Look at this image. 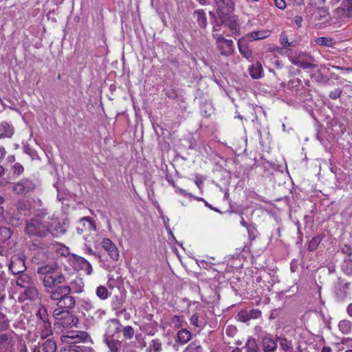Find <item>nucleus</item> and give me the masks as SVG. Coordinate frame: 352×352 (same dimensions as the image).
<instances>
[{
    "label": "nucleus",
    "instance_id": "f3484780",
    "mask_svg": "<svg viewBox=\"0 0 352 352\" xmlns=\"http://www.w3.org/2000/svg\"><path fill=\"white\" fill-rule=\"evenodd\" d=\"M57 346L53 339H47L43 343L35 345L32 352H56Z\"/></svg>",
    "mask_w": 352,
    "mask_h": 352
},
{
    "label": "nucleus",
    "instance_id": "a211bd4d",
    "mask_svg": "<svg viewBox=\"0 0 352 352\" xmlns=\"http://www.w3.org/2000/svg\"><path fill=\"white\" fill-rule=\"evenodd\" d=\"M16 276L14 281L16 285L21 288L24 289L34 282L33 278L25 272Z\"/></svg>",
    "mask_w": 352,
    "mask_h": 352
},
{
    "label": "nucleus",
    "instance_id": "bb28decb",
    "mask_svg": "<svg viewBox=\"0 0 352 352\" xmlns=\"http://www.w3.org/2000/svg\"><path fill=\"white\" fill-rule=\"evenodd\" d=\"M237 44L239 52L243 57L248 59L252 56V50L243 41L239 40Z\"/></svg>",
    "mask_w": 352,
    "mask_h": 352
},
{
    "label": "nucleus",
    "instance_id": "bf43d9fd",
    "mask_svg": "<svg viewBox=\"0 0 352 352\" xmlns=\"http://www.w3.org/2000/svg\"><path fill=\"white\" fill-rule=\"evenodd\" d=\"M283 50V47H278V46H273L270 48V51L272 52H276L278 54H282Z\"/></svg>",
    "mask_w": 352,
    "mask_h": 352
},
{
    "label": "nucleus",
    "instance_id": "e433bc0d",
    "mask_svg": "<svg viewBox=\"0 0 352 352\" xmlns=\"http://www.w3.org/2000/svg\"><path fill=\"white\" fill-rule=\"evenodd\" d=\"M96 296L101 300H106L109 296V293L106 287L100 285L96 289Z\"/></svg>",
    "mask_w": 352,
    "mask_h": 352
},
{
    "label": "nucleus",
    "instance_id": "6e6552de",
    "mask_svg": "<svg viewBox=\"0 0 352 352\" xmlns=\"http://www.w3.org/2000/svg\"><path fill=\"white\" fill-rule=\"evenodd\" d=\"M213 37L216 41V47L221 55L230 56L234 50V45L232 40L226 39L223 34H214Z\"/></svg>",
    "mask_w": 352,
    "mask_h": 352
},
{
    "label": "nucleus",
    "instance_id": "a878e982",
    "mask_svg": "<svg viewBox=\"0 0 352 352\" xmlns=\"http://www.w3.org/2000/svg\"><path fill=\"white\" fill-rule=\"evenodd\" d=\"M263 72L262 65L259 62L253 64L250 68V74L254 79H258L261 77Z\"/></svg>",
    "mask_w": 352,
    "mask_h": 352
},
{
    "label": "nucleus",
    "instance_id": "49530a36",
    "mask_svg": "<svg viewBox=\"0 0 352 352\" xmlns=\"http://www.w3.org/2000/svg\"><path fill=\"white\" fill-rule=\"evenodd\" d=\"M248 312V316L250 320L251 319H257L261 316V311L257 309H253L250 310Z\"/></svg>",
    "mask_w": 352,
    "mask_h": 352
},
{
    "label": "nucleus",
    "instance_id": "c9c22d12",
    "mask_svg": "<svg viewBox=\"0 0 352 352\" xmlns=\"http://www.w3.org/2000/svg\"><path fill=\"white\" fill-rule=\"evenodd\" d=\"M315 43L321 46L333 47L334 42L333 39L328 37H319L315 40Z\"/></svg>",
    "mask_w": 352,
    "mask_h": 352
},
{
    "label": "nucleus",
    "instance_id": "4be33fe9",
    "mask_svg": "<svg viewBox=\"0 0 352 352\" xmlns=\"http://www.w3.org/2000/svg\"><path fill=\"white\" fill-rule=\"evenodd\" d=\"M262 346L264 352H274L277 349L276 341L267 337L263 339Z\"/></svg>",
    "mask_w": 352,
    "mask_h": 352
},
{
    "label": "nucleus",
    "instance_id": "09e8293b",
    "mask_svg": "<svg viewBox=\"0 0 352 352\" xmlns=\"http://www.w3.org/2000/svg\"><path fill=\"white\" fill-rule=\"evenodd\" d=\"M12 170L14 174L20 175L23 173L24 168L20 163H15L12 166Z\"/></svg>",
    "mask_w": 352,
    "mask_h": 352
},
{
    "label": "nucleus",
    "instance_id": "f257e3e1",
    "mask_svg": "<svg viewBox=\"0 0 352 352\" xmlns=\"http://www.w3.org/2000/svg\"><path fill=\"white\" fill-rule=\"evenodd\" d=\"M25 232L30 236L42 238L50 234L57 237L64 234L65 230L58 219L42 213L26 221Z\"/></svg>",
    "mask_w": 352,
    "mask_h": 352
},
{
    "label": "nucleus",
    "instance_id": "864d4df0",
    "mask_svg": "<svg viewBox=\"0 0 352 352\" xmlns=\"http://www.w3.org/2000/svg\"><path fill=\"white\" fill-rule=\"evenodd\" d=\"M309 1H310V4L312 6H315L318 9L322 8L326 2V0H309Z\"/></svg>",
    "mask_w": 352,
    "mask_h": 352
},
{
    "label": "nucleus",
    "instance_id": "423d86ee",
    "mask_svg": "<svg viewBox=\"0 0 352 352\" xmlns=\"http://www.w3.org/2000/svg\"><path fill=\"white\" fill-rule=\"evenodd\" d=\"M329 4L334 7V14L340 19L352 17V0H330Z\"/></svg>",
    "mask_w": 352,
    "mask_h": 352
},
{
    "label": "nucleus",
    "instance_id": "de8ad7c7",
    "mask_svg": "<svg viewBox=\"0 0 352 352\" xmlns=\"http://www.w3.org/2000/svg\"><path fill=\"white\" fill-rule=\"evenodd\" d=\"M237 316H238L239 320L243 322H248L250 320L248 312L247 311H244V310L240 311L238 313Z\"/></svg>",
    "mask_w": 352,
    "mask_h": 352
},
{
    "label": "nucleus",
    "instance_id": "4c0bfd02",
    "mask_svg": "<svg viewBox=\"0 0 352 352\" xmlns=\"http://www.w3.org/2000/svg\"><path fill=\"white\" fill-rule=\"evenodd\" d=\"M121 324L118 319H114L111 321V324L109 327L108 333H110V329L112 327L114 329L112 336H113L116 333L121 332Z\"/></svg>",
    "mask_w": 352,
    "mask_h": 352
},
{
    "label": "nucleus",
    "instance_id": "774afa93",
    "mask_svg": "<svg viewBox=\"0 0 352 352\" xmlns=\"http://www.w3.org/2000/svg\"><path fill=\"white\" fill-rule=\"evenodd\" d=\"M6 154V151L3 146H0V159L3 158Z\"/></svg>",
    "mask_w": 352,
    "mask_h": 352
},
{
    "label": "nucleus",
    "instance_id": "f8f14e48",
    "mask_svg": "<svg viewBox=\"0 0 352 352\" xmlns=\"http://www.w3.org/2000/svg\"><path fill=\"white\" fill-rule=\"evenodd\" d=\"M39 298V292L34 282L30 286L24 288V291L19 294V300L20 302H24L30 300L34 301Z\"/></svg>",
    "mask_w": 352,
    "mask_h": 352
},
{
    "label": "nucleus",
    "instance_id": "8fccbe9b",
    "mask_svg": "<svg viewBox=\"0 0 352 352\" xmlns=\"http://www.w3.org/2000/svg\"><path fill=\"white\" fill-rule=\"evenodd\" d=\"M165 95L170 99H176L178 96L177 91L175 89H169L165 91Z\"/></svg>",
    "mask_w": 352,
    "mask_h": 352
},
{
    "label": "nucleus",
    "instance_id": "6ab92c4d",
    "mask_svg": "<svg viewBox=\"0 0 352 352\" xmlns=\"http://www.w3.org/2000/svg\"><path fill=\"white\" fill-rule=\"evenodd\" d=\"M223 24L225 26L228 27L231 32L230 34H228V36H236L239 35L240 26L236 19L230 17L223 22Z\"/></svg>",
    "mask_w": 352,
    "mask_h": 352
},
{
    "label": "nucleus",
    "instance_id": "7c9ffc66",
    "mask_svg": "<svg viewBox=\"0 0 352 352\" xmlns=\"http://www.w3.org/2000/svg\"><path fill=\"white\" fill-rule=\"evenodd\" d=\"M339 330L344 334H349L352 329V323L348 320H342L338 323Z\"/></svg>",
    "mask_w": 352,
    "mask_h": 352
},
{
    "label": "nucleus",
    "instance_id": "3c124183",
    "mask_svg": "<svg viewBox=\"0 0 352 352\" xmlns=\"http://www.w3.org/2000/svg\"><path fill=\"white\" fill-rule=\"evenodd\" d=\"M341 252L346 254L347 257H351L352 255V249L350 245L344 244L341 248Z\"/></svg>",
    "mask_w": 352,
    "mask_h": 352
},
{
    "label": "nucleus",
    "instance_id": "72a5a7b5",
    "mask_svg": "<svg viewBox=\"0 0 352 352\" xmlns=\"http://www.w3.org/2000/svg\"><path fill=\"white\" fill-rule=\"evenodd\" d=\"M342 270L347 275H352V258L346 257L341 265Z\"/></svg>",
    "mask_w": 352,
    "mask_h": 352
},
{
    "label": "nucleus",
    "instance_id": "c756f323",
    "mask_svg": "<svg viewBox=\"0 0 352 352\" xmlns=\"http://www.w3.org/2000/svg\"><path fill=\"white\" fill-rule=\"evenodd\" d=\"M279 42L284 49L287 48L289 47H295L296 45V41H289V40L288 39L287 34L285 32H283L280 34L279 37Z\"/></svg>",
    "mask_w": 352,
    "mask_h": 352
},
{
    "label": "nucleus",
    "instance_id": "f704fd0d",
    "mask_svg": "<svg viewBox=\"0 0 352 352\" xmlns=\"http://www.w3.org/2000/svg\"><path fill=\"white\" fill-rule=\"evenodd\" d=\"M203 347L198 341L190 342L182 352H203Z\"/></svg>",
    "mask_w": 352,
    "mask_h": 352
},
{
    "label": "nucleus",
    "instance_id": "5fc2aeb1",
    "mask_svg": "<svg viewBox=\"0 0 352 352\" xmlns=\"http://www.w3.org/2000/svg\"><path fill=\"white\" fill-rule=\"evenodd\" d=\"M190 323L197 327H201V324L199 323V316L197 314H193L190 318Z\"/></svg>",
    "mask_w": 352,
    "mask_h": 352
},
{
    "label": "nucleus",
    "instance_id": "c03bdc74",
    "mask_svg": "<svg viewBox=\"0 0 352 352\" xmlns=\"http://www.w3.org/2000/svg\"><path fill=\"white\" fill-rule=\"evenodd\" d=\"M219 9H224L230 7L232 4V0H214Z\"/></svg>",
    "mask_w": 352,
    "mask_h": 352
},
{
    "label": "nucleus",
    "instance_id": "58836bf2",
    "mask_svg": "<svg viewBox=\"0 0 352 352\" xmlns=\"http://www.w3.org/2000/svg\"><path fill=\"white\" fill-rule=\"evenodd\" d=\"M173 188L175 189V192L177 193L180 194L181 195H183L184 197H193L192 195L190 192H187L185 190L180 188L177 186H176L175 184H173ZM194 198L197 201H204V199L201 197H195Z\"/></svg>",
    "mask_w": 352,
    "mask_h": 352
},
{
    "label": "nucleus",
    "instance_id": "a18cd8bd",
    "mask_svg": "<svg viewBox=\"0 0 352 352\" xmlns=\"http://www.w3.org/2000/svg\"><path fill=\"white\" fill-rule=\"evenodd\" d=\"M8 326L9 323L6 316L0 312V330H5Z\"/></svg>",
    "mask_w": 352,
    "mask_h": 352
},
{
    "label": "nucleus",
    "instance_id": "2f4dec72",
    "mask_svg": "<svg viewBox=\"0 0 352 352\" xmlns=\"http://www.w3.org/2000/svg\"><path fill=\"white\" fill-rule=\"evenodd\" d=\"M245 352H258L259 348L255 339L250 338L247 340L243 348Z\"/></svg>",
    "mask_w": 352,
    "mask_h": 352
},
{
    "label": "nucleus",
    "instance_id": "ea45409f",
    "mask_svg": "<svg viewBox=\"0 0 352 352\" xmlns=\"http://www.w3.org/2000/svg\"><path fill=\"white\" fill-rule=\"evenodd\" d=\"M150 348L154 352H160L162 351V342L160 339H154L151 341Z\"/></svg>",
    "mask_w": 352,
    "mask_h": 352
},
{
    "label": "nucleus",
    "instance_id": "5701e85b",
    "mask_svg": "<svg viewBox=\"0 0 352 352\" xmlns=\"http://www.w3.org/2000/svg\"><path fill=\"white\" fill-rule=\"evenodd\" d=\"M14 133V128L7 122L0 123V138H11Z\"/></svg>",
    "mask_w": 352,
    "mask_h": 352
},
{
    "label": "nucleus",
    "instance_id": "338daca9",
    "mask_svg": "<svg viewBox=\"0 0 352 352\" xmlns=\"http://www.w3.org/2000/svg\"><path fill=\"white\" fill-rule=\"evenodd\" d=\"M240 223L241 225L245 228H248V223L247 221H245L244 218L243 217H241V219L240 221Z\"/></svg>",
    "mask_w": 352,
    "mask_h": 352
},
{
    "label": "nucleus",
    "instance_id": "4468645a",
    "mask_svg": "<svg viewBox=\"0 0 352 352\" xmlns=\"http://www.w3.org/2000/svg\"><path fill=\"white\" fill-rule=\"evenodd\" d=\"M100 244L113 261H117L119 259V250L115 243L110 239L104 238L101 241Z\"/></svg>",
    "mask_w": 352,
    "mask_h": 352
},
{
    "label": "nucleus",
    "instance_id": "79ce46f5",
    "mask_svg": "<svg viewBox=\"0 0 352 352\" xmlns=\"http://www.w3.org/2000/svg\"><path fill=\"white\" fill-rule=\"evenodd\" d=\"M23 219L19 215L12 216L9 219V223L13 227H19L22 224Z\"/></svg>",
    "mask_w": 352,
    "mask_h": 352
},
{
    "label": "nucleus",
    "instance_id": "473e14b6",
    "mask_svg": "<svg viewBox=\"0 0 352 352\" xmlns=\"http://www.w3.org/2000/svg\"><path fill=\"white\" fill-rule=\"evenodd\" d=\"M12 230L7 227L0 228V242L4 243L12 237Z\"/></svg>",
    "mask_w": 352,
    "mask_h": 352
},
{
    "label": "nucleus",
    "instance_id": "a19ab883",
    "mask_svg": "<svg viewBox=\"0 0 352 352\" xmlns=\"http://www.w3.org/2000/svg\"><path fill=\"white\" fill-rule=\"evenodd\" d=\"M171 322L174 324L175 327L179 329L184 325V316L175 315L172 318Z\"/></svg>",
    "mask_w": 352,
    "mask_h": 352
},
{
    "label": "nucleus",
    "instance_id": "680f3d73",
    "mask_svg": "<svg viewBox=\"0 0 352 352\" xmlns=\"http://www.w3.org/2000/svg\"><path fill=\"white\" fill-rule=\"evenodd\" d=\"M302 18L300 16H295V23L298 27L302 26Z\"/></svg>",
    "mask_w": 352,
    "mask_h": 352
},
{
    "label": "nucleus",
    "instance_id": "aec40b11",
    "mask_svg": "<svg viewBox=\"0 0 352 352\" xmlns=\"http://www.w3.org/2000/svg\"><path fill=\"white\" fill-rule=\"evenodd\" d=\"M271 34V31L269 30H261L253 31L246 34V38L250 41L261 40L266 38Z\"/></svg>",
    "mask_w": 352,
    "mask_h": 352
},
{
    "label": "nucleus",
    "instance_id": "0e129e2a",
    "mask_svg": "<svg viewBox=\"0 0 352 352\" xmlns=\"http://www.w3.org/2000/svg\"><path fill=\"white\" fill-rule=\"evenodd\" d=\"M19 351L20 352H28L27 346L25 344H21L19 345Z\"/></svg>",
    "mask_w": 352,
    "mask_h": 352
},
{
    "label": "nucleus",
    "instance_id": "20e7f679",
    "mask_svg": "<svg viewBox=\"0 0 352 352\" xmlns=\"http://www.w3.org/2000/svg\"><path fill=\"white\" fill-rule=\"evenodd\" d=\"M56 302V308L54 309L52 316L55 320V328L63 331L74 327H76L78 324V317L72 312L76 305L71 307L64 306L60 300H55Z\"/></svg>",
    "mask_w": 352,
    "mask_h": 352
},
{
    "label": "nucleus",
    "instance_id": "c85d7f7f",
    "mask_svg": "<svg viewBox=\"0 0 352 352\" xmlns=\"http://www.w3.org/2000/svg\"><path fill=\"white\" fill-rule=\"evenodd\" d=\"M36 322L50 321V316L45 306L41 305L36 313Z\"/></svg>",
    "mask_w": 352,
    "mask_h": 352
},
{
    "label": "nucleus",
    "instance_id": "603ef678",
    "mask_svg": "<svg viewBox=\"0 0 352 352\" xmlns=\"http://www.w3.org/2000/svg\"><path fill=\"white\" fill-rule=\"evenodd\" d=\"M341 94L342 90L340 89H336L329 93V97L333 100H336L340 97Z\"/></svg>",
    "mask_w": 352,
    "mask_h": 352
},
{
    "label": "nucleus",
    "instance_id": "1a4fd4ad",
    "mask_svg": "<svg viewBox=\"0 0 352 352\" xmlns=\"http://www.w3.org/2000/svg\"><path fill=\"white\" fill-rule=\"evenodd\" d=\"M351 292V283L350 282L339 279L334 291L336 300L340 302H344L350 299Z\"/></svg>",
    "mask_w": 352,
    "mask_h": 352
},
{
    "label": "nucleus",
    "instance_id": "37998d69",
    "mask_svg": "<svg viewBox=\"0 0 352 352\" xmlns=\"http://www.w3.org/2000/svg\"><path fill=\"white\" fill-rule=\"evenodd\" d=\"M124 337L130 340L133 337L134 335V329L131 326H126L122 330Z\"/></svg>",
    "mask_w": 352,
    "mask_h": 352
},
{
    "label": "nucleus",
    "instance_id": "393cba45",
    "mask_svg": "<svg viewBox=\"0 0 352 352\" xmlns=\"http://www.w3.org/2000/svg\"><path fill=\"white\" fill-rule=\"evenodd\" d=\"M276 341L279 342L281 349L285 352H292L293 351L292 341L285 336L277 337Z\"/></svg>",
    "mask_w": 352,
    "mask_h": 352
},
{
    "label": "nucleus",
    "instance_id": "6e6d98bb",
    "mask_svg": "<svg viewBox=\"0 0 352 352\" xmlns=\"http://www.w3.org/2000/svg\"><path fill=\"white\" fill-rule=\"evenodd\" d=\"M275 6L280 10H284L286 8L285 0H274Z\"/></svg>",
    "mask_w": 352,
    "mask_h": 352
},
{
    "label": "nucleus",
    "instance_id": "e2e57ef3",
    "mask_svg": "<svg viewBox=\"0 0 352 352\" xmlns=\"http://www.w3.org/2000/svg\"><path fill=\"white\" fill-rule=\"evenodd\" d=\"M346 313L350 317H352V302L347 306Z\"/></svg>",
    "mask_w": 352,
    "mask_h": 352
},
{
    "label": "nucleus",
    "instance_id": "f03ea898",
    "mask_svg": "<svg viewBox=\"0 0 352 352\" xmlns=\"http://www.w3.org/2000/svg\"><path fill=\"white\" fill-rule=\"evenodd\" d=\"M37 274L43 283L45 292L49 294L52 300H56L57 298L52 297L54 292L58 286L63 285L66 280V277L58 263L51 262L41 265L38 267Z\"/></svg>",
    "mask_w": 352,
    "mask_h": 352
},
{
    "label": "nucleus",
    "instance_id": "dca6fc26",
    "mask_svg": "<svg viewBox=\"0 0 352 352\" xmlns=\"http://www.w3.org/2000/svg\"><path fill=\"white\" fill-rule=\"evenodd\" d=\"M191 339V333L186 329H182L178 331L175 342L173 345V348L175 351H179V346L188 343Z\"/></svg>",
    "mask_w": 352,
    "mask_h": 352
},
{
    "label": "nucleus",
    "instance_id": "4d7b16f0",
    "mask_svg": "<svg viewBox=\"0 0 352 352\" xmlns=\"http://www.w3.org/2000/svg\"><path fill=\"white\" fill-rule=\"evenodd\" d=\"M32 247L33 250H43L46 247V244L44 243H32Z\"/></svg>",
    "mask_w": 352,
    "mask_h": 352
},
{
    "label": "nucleus",
    "instance_id": "7ed1b4c3",
    "mask_svg": "<svg viewBox=\"0 0 352 352\" xmlns=\"http://www.w3.org/2000/svg\"><path fill=\"white\" fill-rule=\"evenodd\" d=\"M89 338L88 333L83 331H70L61 336L60 340L65 345L60 352H94L91 346L79 344L85 342Z\"/></svg>",
    "mask_w": 352,
    "mask_h": 352
},
{
    "label": "nucleus",
    "instance_id": "0eeeda50",
    "mask_svg": "<svg viewBox=\"0 0 352 352\" xmlns=\"http://www.w3.org/2000/svg\"><path fill=\"white\" fill-rule=\"evenodd\" d=\"M36 188V184L29 178H23L12 186V191L18 195L23 196L30 195Z\"/></svg>",
    "mask_w": 352,
    "mask_h": 352
},
{
    "label": "nucleus",
    "instance_id": "2eb2a0df",
    "mask_svg": "<svg viewBox=\"0 0 352 352\" xmlns=\"http://www.w3.org/2000/svg\"><path fill=\"white\" fill-rule=\"evenodd\" d=\"M35 330L36 333L43 340H45L53 333L50 321L36 322Z\"/></svg>",
    "mask_w": 352,
    "mask_h": 352
},
{
    "label": "nucleus",
    "instance_id": "39448f33",
    "mask_svg": "<svg viewBox=\"0 0 352 352\" xmlns=\"http://www.w3.org/2000/svg\"><path fill=\"white\" fill-rule=\"evenodd\" d=\"M84 289V283L81 278L76 277L70 282V285L58 286L54 292L52 297L58 298L56 300H60L64 306L71 307L76 305V300L72 294H80Z\"/></svg>",
    "mask_w": 352,
    "mask_h": 352
},
{
    "label": "nucleus",
    "instance_id": "ddd939ff",
    "mask_svg": "<svg viewBox=\"0 0 352 352\" xmlns=\"http://www.w3.org/2000/svg\"><path fill=\"white\" fill-rule=\"evenodd\" d=\"M27 267L25 259L19 256H13L9 265V270L14 275H18L25 272Z\"/></svg>",
    "mask_w": 352,
    "mask_h": 352
},
{
    "label": "nucleus",
    "instance_id": "412c9836",
    "mask_svg": "<svg viewBox=\"0 0 352 352\" xmlns=\"http://www.w3.org/2000/svg\"><path fill=\"white\" fill-rule=\"evenodd\" d=\"M193 16L196 19L198 25L201 28H205L207 25V17L204 10H197L193 12Z\"/></svg>",
    "mask_w": 352,
    "mask_h": 352
},
{
    "label": "nucleus",
    "instance_id": "9b49d317",
    "mask_svg": "<svg viewBox=\"0 0 352 352\" xmlns=\"http://www.w3.org/2000/svg\"><path fill=\"white\" fill-rule=\"evenodd\" d=\"M69 262L74 270L84 271L87 275L91 274L93 271L92 266L85 258L76 254H72L69 258Z\"/></svg>",
    "mask_w": 352,
    "mask_h": 352
},
{
    "label": "nucleus",
    "instance_id": "b1692460",
    "mask_svg": "<svg viewBox=\"0 0 352 352\" xmlns=\"http://www.w3.org/2000/svg\"><path fill=\"white\" fill-rule=\"evenodd\" d=\"M325 234L322 233L314 236L308 243L307 249L310 252L317 250L321 241L324 238Z\"/></svg>",
    "mask_w": 352,
    "mask_h": 352
},
{
    "label": "nucleus",
    "instance_id": "cd10ccee",
    "mask_svg": "<svg viewBox=\"0 0 352 352\" xmlns=\"http://www.w3.org/2000/svg\"><path fill=\"white\" fill-rule=\"evenodd\" d=\"M303 56H306L307 58L309 60V62L302 60V62L297 63L298 67L302 69H313L317 67L316 65L312 63V62L314 61V58L312 56H311L309 53L303 54Z\"/></svg>",
    "mask_w": 352,
    "mask_h": 352
},
{
    "label": "nucleus",
    "instance_id": "13d9d810",
    "mask_svg": "<svg viewBox=\"0 0 352 352\" xmlns=\"http://www.w3.org/2000/svg\"><path fill=\"white\" fill-rule=\"evenodd\" d=\"M3 292V284L1 283V280H0V307H2L3 303L5 301L6 296L4 294H2V292Z\"/></svg>",
    "mask_w": 352,
    "mask_h": 352
},
{
    "label": "nucleus",
    "instance_id": "69168bd1",
    "mask_svg": "<svg viewBox=\"0 0 352 352\" xmlns=\"http://www.w3.org/2000/svg\"><path fill=\"white\" fill-rule=\"evenodd\" d=\"M85 252L89 255H95L96 252L92 250L91 248L88 247L86 248Z\"/></svg>",
    "mask_w": 352,
    "mask_h": 352
},
{
    "label": "nucleus",
    "instance_id": "052dcab7",
    "mask_svg": "<svg viewBox=\"0 0 352 352\" xmlns=\"http://www.w3.org/2000/svg\"><path fill=\"white\" fill-rule=\"evenodd\" d=\"M291 63L297 66V63L299 62H302V59L300 56H295L290 59Z\"/></svg>",
    "mask_w": 352,
    "mask_h": 352
},
{
    "label": "nucleus",
    "instance_id": "9d476101",
    "mask_svg": "<svg viewBox=\"0 0 352 352\" xmlns=\"http://www.w3.org/2000/svg\"><path fill=\"white\" fill-rule=\"evenodd\" d=\"M96 231V222L89 217H83L77 223L76 232L80 235L91 234Z\"/></svg>",
    "mask_w": 352,
    "mask_h": 352
}]
</instances>
